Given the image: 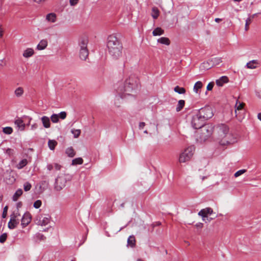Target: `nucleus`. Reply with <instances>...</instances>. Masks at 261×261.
Masks as SVG:
<instances>
[{
    "label": "nucleus",
    "mask_w": 261,
    "mask_h": 261,
    "mask_svg": "<svg viewBox=\"0 0 261 261\" xmlns=\"http://www.w3.org/2000/svg\"><path fill=\"white\" fill-rule=\"evenodd\" d=\"M195 226L197 228H202L203 227V224L202 223H198Z\"/></svg>",
    "instance_id": "obj_55"
},
{
    "label": "nucleus",
    "mask_w": 261,
    "mask_h": 261,
    "mask_svg": "<svg viewBox=\"0 0 261 261\" xmlns=\"http://www.w3.org/2000/svg\"><path fill=\"white\" fill-rule=\"evenodd\" d=\"M21 206H22L21 202H18L17 203L16 207H17V210H18L19 208L21 207Z\"/></svg>",
    "instance_id": "obj_56"
},
{
    "label": "nucleus",
    "mask_w": 261,
    "mask_h": 261,
    "mask_svg": "<svg viewBox=\"0 0 261 261\" xmlns=\"http://www.w3.org/2000/svg\"><path fill=\"white\" fill-rule=\"evenodd\" d=\"M214 86V82H210L208 84L206 89L208 91L212 90L213 89V88Z\"/></svg>",
    "instance_id": "obj_46"
},
{
    "label": "nucleus",
    "mask_w": 261,
    "mask_h": 261,
    "mask_svg": "<svg viewBox=\"0 0 261 261\" xmlns=\"http://www.w3.org/2000/svg\"><path fill=\"white\" fill-rule=\"evenodd\" d=\"M213 210L210 207H207L201 210L198 213V215L201 216L203 218L207 217L208 215H211L213 213ZM204 220V219H203Z\"/></svg>",
    "instance_id": "obj_15"
},
{
    "label": "nucleus",
    "mask_w": 261,
    "mask_h": 261,
    "mask_svg": "<svg viewBox=\"0 0 261 261\" xmlns=\"http://www.w3.org/2000/svg\"><path fill=\"white\" fill-rule=\"evenodd\" d=\"M34 239L36 242H39L45 240V237L42 233H37L34 236Z\"/></svg>",
    "instance_id": "obj_27"
},
{
    "label": "nucleus",
    "mask_w": 261,
    "mask_h": 261,
    "mask_svg": "<svg viewBox=\"0 0 261 261\" xmlns=\"http://www.w3.org/2000/svg\"><path fill=\"white\" fill-rule=\"evenodd\" d=\"M79 0H69L71 6H74L77 4Z\"/></svg>",
    "instance_id": "obj_52"
},
{
    "label": "nucleus",
    "mask_w": 261,
    "mask_h": 261,
    "mask_svg": "<svg viewBox=\"0 0 261 261\" xmlns=\"http://www.w3.org/2000/svg\"><path fill=\"white\" fill-rule=\"evenodd\" d=\"M34 50L32 48H27L23 53V56L25 58H29L34 54Z\"/></svg>",
    "instance_id": "obj_24"
},
{
    "label": "nucleus",
    "mask_w": 261,
    "mask_h": 261,
    "mask_svg": "<svg viewBox=\"0 0 261 261\" xmlns=\"http://www.w3.org/2000/svg\"><path fill=\"white\" fill-rule=\"evenodd\" d=\"M61 166L59 165L58 164L55 163L54 164V168H55L56 170L58 171L61 169Z\"/></svg>",
    "instance_id": "obj_50"
},
{
    "label": "nucleus",
    "mask_w": 261,
    "mask_h": 261,
    "mask_svg": "<svg viewBox=\"0 0 261 261\" xmlns=\"http://www.w3.org/2000/svg\"><path fill=\"white\" fill-rule=\"evenodd\" d=\"M46 184V181H42L41 182V185H40V188L41 189L42 188V186L45 185Z\"/></svg>",
    "instance_id": "obj_59"
},
{
    "label": "nucleus",
    "mask_w": 261,
    "mask_h": 261,
    "mask_svg": "<svg viewBox=\"0 0 261 261\" xmlns=\"http://www.w3.org/2000/svg\"><path fill=\"white\" fill-rule=\"evenodd\" d=\"M137 261H143L142 259L139 258L137 260Z\"/></svg>",
    "instance_id": "obj_63"
},
{
    "label": "nucleus",
    "mask_w": 261,
    "mask_h": 261,
    "mask_svg": "<svg viewBox=\"0 0 261 261\" xmlns=\"http://www.w3.org/2000/svg\"><path fill=\"white\" fill-rule=\"evenodd\" d=\"M244 103L237 100L235 106L236 117L239 121H242L244 118V111L243 110Z\"/></svg>",
    "instance_id": "obj_9"
},
{
    "label": "nucleus",
    "mask_w": 261,
    "mask_h": 261,
    "mask_svg": "<svg viewBox=\"0 0 261 261\" xmlns=\"http://www.w3.org/2000/svg\"><path fill=\"white\" fill-rule=\"evenodd\" d=\"M201 138L205 141L210 137L214 132V127L212 125H203L201 128Z\"/></svg>",
    "instance_id": "obj_8"
},
{
    "label": "nucleus",
    "mask_w": 261,
    "mask_h": 261,
    "mask_svg": "<svg viewBox=\"0 0 261 261\" xmlns=\"http://www.w3.org/2000/svg\"><path fill=\"white\" fill-rule=\"evenodd\" d=\"M22 193H23V191H22V189H18L15 192V193H14V194L13 195V196L12 197L13 200L14 201H17L18 200V199L19 198V197L21 195H22Z\"/></svg>",
    "instance_id": "obj_23"
},
{
    "label": "nucleus",
    "mask_w": 261,
    "mask_h": 261,
    "mask_svg": "<svg viewBox=\"0 0 261 261\" xmlns=\"http://www.w3.org/2000/svg\"><path fill=\"white\" fill-rule=\"evenodd\" d=\"M23 93V89L21 87L17 88L14 91L15 95L18 97L21 96Z\"/></svg>",
    "instance_id": "obj_31"
},
{
    "label": "nucleus",
    "mask_w": 261,
    "mask_h": 261,
    "mask_svg": "<svg viewBox=\"0 0 261 261\" xmlns=\"http://www.w3.org/2000/svg\"><path fill=\"white\" fill-rule=\"evenodd\" d=\"M259 64V62L257 60H253L249 62H248L246 64V67L248 69H255L257 67V66Z\"/></svg>",
    "instance_id": "obj_18"
},
{
    "label": "nucleus",
    "mask_w": 261,
    "mask_h": 261,
    "mask_svg": "<svg viewBox=\"0 0 261 261\" xmlns=\"http://www.w3.org/2000/svg\"><path fill=\"white\" fill-rule=\"evenodd\" d=\"M41 120L42 121L43 126L45 128H48L50 127V119L49 117L45 116H42L41 118Z\"/></svg>",
    "instance_id": "obj_16"
},
{
    "label": "nucleus",
    "mask_w": 261,
    "mask_h": 261,
    "mask_svg": "<svg viewBox=\"0 0 261 261\" xmlns=\"http://www.w3.org/2000/svg\"><path fill=\"white\" fill-rule=\"evenodd\" d=\"M15 124L17 126L18 129L21 131L24 130L25 129V124L23 120L20 118H18L15 121Z\"/></svg>",
    "instance_id": "obj_19"
},
{
    "label": "nucleus",
    "mask_w": 261,
    "mask_h": 261,
    "mask_svg": "<svg viewBox=\"0 0 261 261\" xmlns=\"http://www.w3.org/2000/svg\"><path fill=\"white\" fill-rule=\"evenodd\" d=\"M228 82V77L226 76H223L217 80L216 81V85L219 87L223 86L224 84Z\"/></svg>",
    "instance_id": "obj_20"
},
{
    "label": "nucleus",
    "mask_w": 261,
    "mask_h": 261,
    "mask_svg": "<svg viewBox=\"0 0 261 261\" xmlns=\"http://www.w3.org/2000/svg\"><path fill=\"white\" fill-rule=\"evenodd\" d=\"M19 219L15 218V216H10V220L8 224V227L11 229H14L19 224Z\"/></svg>",
    "instance_id": "obj_14"
},
{
    "label": "nucleus",
    "mask_w": 261,
    "mask_h": 261,
    "mask_svg": "<svg viewBox=\"0 0 261 261\" xmlns=\"http://www.w3.org/2000/svg\"><path fill=\"white\" fill-rule=\"evenodd\" d=\"M38 124L37 123H34L31 126V130H35L38 128Z\"/></svg>",
    "instance_id": "obj_51"
},
{
    "label": "nucleus",
    "mask_w": 261,
    "mask_h": 261,
    "mask_svg": "<svg viewBox=\"0 0 261 261\" xmlns=\"http://www.w3.org/2000/svg\"><path fill=\"white\" fill-rule=\"evenodd\" d=\"M31 221V216L30 213L25 212L21 218V225L22 227L27 226Z\"/></svg>",
    "instance_id": "obj_13"
},
{
    "label": "nucleus",
    "mask_w": 261,
    "mask_h": 261,
    "mask_svg": "<svg viewBox=\"0 0 261 261\" xmlns=\"http://www.w3.org/2000/svg\"><path fill=\"white\" fill-rule=\"evenodd\" d=\"M32 188V185L29 182H25L23 184V189L25 192H28L31 190Z\"/></svg>",
    "instance_id": "obj_38"
},
{
    "label": "nucleus",
    "mask_w": 261,
    "mask_h": 261,
    "mask_svg": "<svg viewBox=\"0 0 261 261\" xmlns=\"http://www.w3.org/2000/svg\"><path fill=\"white\" fill-rule=\"evenodd\" d=\"M174 91L175 92L178 93V94H184L186 92V90L184 88L180 87L178 86H176L174 88Z\"/></svg>",
    "instance_id": "obj_35"
},
{
    "label": "nucleus",
    "mask_w": 261,
    "mask_h": 261,
    "mask_svg": "<svg viewBox=\"0 0 261 261\" xmlns=\"http://www.w3.org/2000/svg\"><path fill=\"white\" fill-rule=\"evenodd\" d=\"M222 20V19L221 18H215V21L216 22H219L220 21H221Z\"/></svg>",
    "instance_id": "obj_60"
},
{
    "label": "nucleus",
    "mask_w": 261,
    "mask_h": 261,
    "mask_svg": "<svg viewBox=\"0 0 261 261\" xmlns=\"http://www.w3.org/2000/svg\"><path fill=\"white\" fill-rule=\"evenodd\" d=\"M164 33V31L161 28L158 27L155 28L152 32V35L154 36H160Z\"/></svg>",
    "instance_id": "obj_25"
},
{
    "label": "nucleus",
    "mask_w": 261,
    "mask_h": 261,
    "mask_svg": "<svg viewBox=\"0 0 261 261\" xmlns=\"http://www.w3.org/2000/svg\"><path fill=\"white\" fill-rule=\"evenodd\" d=\"M7 237V235L6 233L2 234L0 236V242L2 243H4L6 240Z\"/></svg>",
    "instance_id": "obj_44"
},
{
    "label": "nucleus",
    "mask_w": 261,
    "mask_h": 261,
    "mask_svg": "<svg viewBox=\"0 0 261 261\" xmlns=\"http://www.w3.org/2000/svg\"><path fill=\"white\" fill-rule=\"evenodd\" d=\"M197 114L205 120L212 118L214 115L212 108L209 106L201 108Z\"/></svg>",
    "instance_id": "obj_6"
},
{
    "label": "nucleus",
    "mask_w": 261,
    "mask_h": 261,
    "mask_svg": "<svg viewBox=\"0 0 261 261\" xmlns=\"http://www.w3.org/2000/svg\"><path fill=\"white\" fill-rule=\"evenodd\" d=\"M251 19L250 17H248L246 20L245 27V31H247L248 30V26H249V24L251 23Z\"/></svg>",
    "instance_id": "obj_45"
},
{
    "label": "nucleus",
    "mask_w": 261,
    "mask_h": 261,
    "mask_svg": "<svg viewBox=\"0 0 261 261\" xmlns=\"http://www.w3.org/2000/svg\"><path fill=\"white\" fill-rule=\"evenodd\" d=\"M144 133H145V134H147V133H148L147 130H144Z\"/></svg>",
    "instance_id": "obj_64"
},
{
    "label": "nucleus",
    "mask_w": 261,
    "mask_h": 261,
    "mask_svg": "<svg viewBox=\"0 0 261 261\" xmlns=\"http://www.w3.org/2000/svg\"><path fill=\"white\" fill-rule=\"evenodd\" d=\"M59 116L62 119H64L66 117V113L65 112H61L59 114Z\"/></svg>",
    "instance_id": "obj_47"
},
{
    "label": "nucleus",
    "mask_w": 261,
    "mask_h": 261,
    "mask_svg": "<svg viewBox=\"0 0 261 261\" xmlns=\"http://www.w3.org/2000/svg\"><path fill=\"white\" fill-rule=\"evenodd\" d=\"M185 104V101L184 100H179L176 106V111L177 112H179L180 111H181V110L184 108Z\"/></svg>",
    "instance_id": "obj_32"
},
{
    "label": "nucleus",
    "mask_w": 261,
    "mask_h": 261,
    "mask_svg": "<svg viewBox=\"0 0 261 261\" xmlns=\"http://www.w3.org/2000/svg\"><path fill=\"white\" fill-rule=\"evenodd\" d=\"M7 210H8V206H6L4 208V210H3V214H2L3 218H4L6 217L7 213Z\"/></svg>",
    "instance_id": "obj_48"
},
{
    "label": "nucleus",
    "mask_w": 261,
    "mask_h": 261,
    "mask_svg": "<svg viewBox=\"0 0 261 261\" xmlns=\"http://www.w3.org/2000/svg\"><path fill=\"white\" fill-rule=\"evenodd\" d=\"M47 169L48 171H51L54 168V164H47Z\"/></svg>",
    "instance_id": "obj_54"
},
{
    "label": "nucleus",
    "mask_w": 261,
    "mask_h": 261,
    "mask_svg": "<svg viewBox=\"0 0 261 261\" xmlns=\"http://www.w3.org/2000/svg\"><path fill=\"white\" fill-rule=\"evenodd\" d=\"M88 40L83 39L80 42V58L83 60H85L88 56L89 52L87 49Z\"/></svg>",
    "instance_id": "obj_5"
},
{
    "label": "nucleus",
    "mask_w": 261,
    "mask_h": 261,
    "mask_svg": "<svg viewBox=\"0 0 261 261\" xmlns=\"http://www.w3.org/2000/svg\"><path fill=\"white\" fill-rule=\"evenodd\" d=\"M205 120L197 113L194 115L191 120V125L194 129L201 128L204 125Z\"/></svg>",
    "instance_id": "obj_7"
},
{
    "label": "nucleus",
    "mask_w": 261,
    "mask_h": 261,
    "mask_svg": "<svg viewBox=\"0 0 261 261\" xmlns=\"http://www.w3.org/2000/svg\"><path fill=\"white\" fill-rule=\"evenodd\" d=\"M136 81L129 77L127 79L123 85L120 86L117 89V95L115 99V105L119 108L120 105L124 101H127L129 99H134V95L131 93L137 88Z\"/></svg>",
    "instance_id": "obj_1"
},
{
    "label": "nucleus",
    "mask_w": 261,
    "mask_h": 261,
    "mask_svg": "<svg viewBox=\"0 0 261 261\" xmlns=\"http://www.w3.org/2000/svg\"><path fill=\"white\" fill-rule=\"evenodd\" d=\"M50 217L49 215L45 214L38 216L36 224L38 225L45 226L50 222Z\"/></svg>",
    "instance_id": "obj_10"
},
{
    "label": "nucleus",
    "mask_w": 261,
    "mask_h": 261,
    "mask_svg": "<svg viewBox=\"0 0 261 261\" xmlns=\"http://www.w3.org/2000/svg\"><path fill=\"white\" fill-rule=\"evenodd\" d=\"M57 144V142L55 140H49L48 142V147L51 150H54L55 149Z\"/></svg>",
    "instance_id": "obj_30"
},
{
    "label": "nucleus",
    "mask_w": 261,
    "mask_h": 261,
    "mask_svg": "<svg viewBox=\"0 0 261 261\" xmlns=\"http://www.w3.org/2000/svg\"><path fill=\"white\" fill-rule=\"evenodd\" d=\"M47 41L45 39L41 40L37 46L38 50H43L45 49L47 45Z\"/></svg>",
    "instance_id": "obj_21"
},
{
    "label": "nucleus",
    "mask_w": 261,
    "mask_h": 261,
    "mask_svg": "<svg viewBox=\"0 0 261 261\" xmlns=\"http://www.w3.org/2000/svg\"><path fill=\"white\" fill-rule=\"evenodd\" d=\"M42 205V201L40 200H37L34 203L33 206L35 208H39Z\"/></svg>",
    "instance_id": "obj_42"
},
{
    "label": "nucleus",
    "mask_w": 261,
    "mask_h": 261,
    "mask_svg": "<svg viewBox=\"0 0 261 261\" xmlns=\"http://www.w3.org/2000/svg\"><path fill=\"white\" fill-rule=\"evenodd\" d=\"M107 48L109 54L114 59H118L122 55V46L117 38L110 35L108 38Z\"/></svg>",
    "instance_id": "obj_2"
},
{
    "label": "nucleus",
    "mask_w": 261,
    "mask_h": 261,
    "mask_svg": "<svg viewBox=\"0 0 261 261\" xmlns=\"http://www.w3.org/2000/svg\"><path fill=\"white\" fill-rule=\"evenodd\" d=\"M71 132L73 134L74 138H77L80 136L81 131L79 129H72Z\"/></svg>",
    "instance_id": "obj_37"
},
{
    "label": "nucleus",
    "mask_w": 261,
    "mask_h": 261,
    "mask_svg": "<svg viewBox=\"0 0 261 261\" xmlns=\"http://www.w3.org/2000/svg\"><path fill=\"white\" fill-rule=\"evenodd\" d=\"M135 238L134 236H130L127 239V244L131 247H134L135 246Z\"/></svg>",
    "instance_id": "obj_29"
},
{
    "label": "nucleus",
    "mask_w": 261,
    "mask_h": 261,
    "mask_svg": "<svg viewBox=\"0 0 261 261\" xmlns=\"http://www.w3.org/2000/svg\"><path fill=\"white\" fill-rule=\"evenodd\" d=\"M5 153L9 156H13L14 154V150L11 148H8L6 150Z\"/></svg>",
    "instance_id": "obj_43"
},
{
    "label": "nucleus",
    "mask_w": 261,
    "mask_h": 261,
    "mask_svg": "<svg viewBox=\"0 0 261 261\" xmlns=\"http://www.w3.org/2000/svg\"><path fill=\"white\" fill-rule=\"evenodd\" d=\"M195 151V147L190 146L185 148L180 154L178 158V161L180 163H186L189 161L192 158Z\"/></svg>",
    "instance_id": "obj_4"
},
{
    "label": "nucleus",
    "mask_w": 261,
    "mask_h": 261,
    "mask_svg": "<svg viewBox=\"0 0 261 261\" xmlns=\"http://www.w3.org/2000/svg\"><path fill=\"white\" fill-rule=\"evenodd\" d=\"M3 132L5 134L10 135L13 132V129L11 127H6L3 128Z\"/></svg>",
    "instance_id": "obj_40"
},
{
    "label": "nucleus",
    "mask_w": 261,
    "mask_h": 261,
    "mask_svg": "<svg viewBox=\"0 0 261 261\" xmlns=\"http://www.w3.org/2000/svg\"><path fill=\"white\" fill-rule=\"evenodd\" d=\"M83 163V160L81 158H77L73 159L72 161V165H81Z\"/></svg>",
    "instance_id": "obj_34"
},
{
    "label": "nucleus",
    "mask_w": 261,
    "mask_h": 261,
    "mask_svg": "<svg viewBox=\"0 0 261 261\" xmlns=\"http://www.w3.org/2000/svg\"><path fill=\"white\" fill-rule=\"evenodd\" d=\"M28 160L27 159H23L21 160L19 163L16 165V167L18 169H22L28 164Z\"/></svg>",
    "instance_id": "obj_26"
},
{
    "label": "nucleus",
    "mask_w": 261,
    "mask_h": 261,
    "mask_svg": "<svg viewBox=\"0 0 261 261\" xmlns=\"http://www.w3.org/2000/svg\"><path fill=\"white\" fill-rule=\"evenodd\" d=\"M246 172V169H241V170H240L238 171H237L234 174V176L235 177H239V176L241 175L242 174H244V173H245Z\"/></svg>",
    "instance_id": "obj_41"
},
{
    "label": "nucleus",
    "mask_w": 261,
    "mask_h": 261,
    "mask_svg": "<svg viewBox=\"0 0 261 261\" xmlns=\"http://www.w3.org/2000/svg\"><path fill=\"white\" fill-rule=\"evenodd\" d=\"M20 213L19 212V210H17L16 212H14L12 214H11L10 216H15V218L18 219V217L20 216Z\"/></svg>",
    "instance_id": "obj_49"
},
{
    "label": "nucleus",
    "mask_w": 261,
    "mask_h": 261,
    "mask_svg": "<svg viewBox=\"0 0 261 261\" xmlns=\"http://www.w3.org/2000/svg\"><path fill=\"white\" fill-rule=\"evenodd\" d=\"M258 13H255L251 16H250L249 17H250L251 20L254 18L255 16H256Z\"/></svg>",
    "instance_id": "obj_57"
},
{
    "label": "nucleus",
    "mask_w": 261,
    "mask_h": 261,
    "mask_svg": "<svg viewBox=\"0 0 261 261\" xmlns=\"http://www.w3.org/2000/svg\"><path fill=\"white\" fill-rule=\"evenodd\" d=\"M257 118L261 121V112L258 114Z\"/></svg>",
    "instance_id": "obj_61"
},
{
    "label": "nucleus",
    "mask_w": 261,
    "mask_h": 261,
    "mask_svg": "<svg viewBox=\"0 0 261 261\" xmlns=\"http://www.w3.org/2000/svg\"><path fill=\"white\" fill-rule=\"evenodd\" d=\"M214 130L218 134V140L220 145L225 146L233 142L232 135L229 133V128L226 125L219 124Z\"/></svg>",
    "instance_id": "obj_3"
},
{
    "label": "nucleus",
    "mask_w": 261,
    "mask_h": 261,
    "mask_svg": "<svg viewBox=\"0 0 261 261\" xmlns=\"http://www.w3.org/2000/svg\"><path fill=\"white\" fill-rule=\"evenodd\" d=\"M3 35V31L1 27H0V38L2 37Z\"/></svg>",
    "instance_id": "obj_58"
},
{
    "label": "nucleus",
    "mask_w": 261,
    "mask_h": 261,
    "mask_svg": "<svg viewBox=\"0 0 261 261\" xmlns=\"http://www.w3.org/2000/svg\"><path fill=\"white\" fill-rule=\"evenodd\" d=\"M208 65H209V64H206V65H205V66H203V63H202V64H201V65L200 67H201V68H204V69H207L205 68V67H206V66H208Z\"/></svg>",
    "instance_id": "obj_62"
},
{
    "label": "nucleus",
    "mask_w": 261,
    "mask_h": 261,
    "mask_svg": "<svg viewBox=\"0 0 261 261\" xmlns=\"http://www.w3.org/2000/svg\"><path fill=\"white\" fill-rule=\"evenodd\" d=\"M65 179L62 176H59L56 179L55 189L57 191H60L65 186Z\"/></svg>",
    "instance_id": "obj_11"
},
{
    "label": "nucleus",
    "mask_w": 261,
    "mask_h": 261,
    "mask_svg": "<svg viewBox=\"0 0 261 261\" xmlns=\"http://www.w3.org/2000/svg\"><path fill=\"white\" fill-rule=\"evenodd\" d=\"M46 20L50 23H54L57 21V15L54 13H50L46 16Z\"/></svg>",
    "instance_id": "obj_17"
},
{
    "label": "nucleus",
    "mask_w": 261,
    "mask_h": 261,
    "mask_svg": "<svg viewBox=\"0 0 261 261\" xmlns=\"http://www.w3.org/2000/svg\"><path fill=\"white\" fill-rule=\"evenodd\" d=\"M145 126V123L144 122H140L139 124V128L142 129Z\"/></svg>",
    "instance_id": "obj_53"
},
{
    "label": "nucleus",
    "mask_w": 261,
    "mask_h": 261,
    "mask_svg": "<svg viewBox=\"0 0 261 261\" xmlns=\"http://www.w3.org/2000/svg\"><path fill=\"white\" fill-rule=\"evenodd\" d=\"M66 153L69 157H73L75 155V151L71 147H68L66 150Z\"/></svg>",
    "instance_id": "obj_33"
},
{
    "label": "nucleus",
    "mask_w": 261,
    "mask_h": 261,
    "mask_svg": "<svg viewBox=\"0 0 261 261\" xmlns=\"http://www.w3.org/2000/svg\"><path fill=\"white\" fill-rule=\"evenodd\" d=\"M159 15V11L156 8H153L152 9V17L154 19H156L158 18Z\"/></svg>",
    "instance_id": "obj_36"
},
{
    "label": "nucleus",
    "mask_w": 261,
    "mask_h": 261,
    "mask_svg": "<svg viewBox=\"0 0 261 261\" xmlns=\"http://www.w3.org/2000/svg\"><path fill=\"white\" fill-rule=\"evenodd\" d=\"M221 62H222L221 59L220 58L216 57L212 58V59L208 60L206 62H203V66H205V65L209 64L208 66L205 67V68L207 69H208L214 66L219 65Z\"/></svg>",
    "instance_id": "obj_12"
},
{
    "label": "nucleus",
    "mask_w": 261,
    "mask_h": 261,
    "mask_svg": "<svg viewBox=\"0 0 261 261\" xmlns=\"http://www.w3.org/2000/svg\"><path fill=\"white\" fill-rule=\"evenodd\" d=\"M158 42L166 45H169L170 44V41L169 39V38L164 37H161L159 39H158Z\"/></svg>",
    "instance_id": "obj_22"
},
{
    "label": "nucleus",
    "mask_w": 261,
    "mask_h": 261,
    "mask_svg": "<svg viewBox=\"0 0 261 261\" xmlns=\"http://www.w3.org/2000/svg\"><path fill=\"white\" fill-rule=\"evenodd\" d=\"M59 118L58 114H53L50 117V119L53 123H57L59 121Z\"/></svg>",
    "instance_id": "obj_39"
},
{
    "label": "nucleus",
    "mask_w": 261,
    "mask_h": 261,
    "mask_svg": "<svg viewBox=\"0 0 261 261\" xmlns=\"http://www.w3.org/2000/svg\"><path fill=\"white\" fill-rule=\"evenodd\" d=\"M202 83L201 82H200V81L197 82L195 84L194 88H193L194 91L196 93H198L199 90L202 88Z\"/></svg>",
    "instance_id": "obj_28"
}]
</instances>
